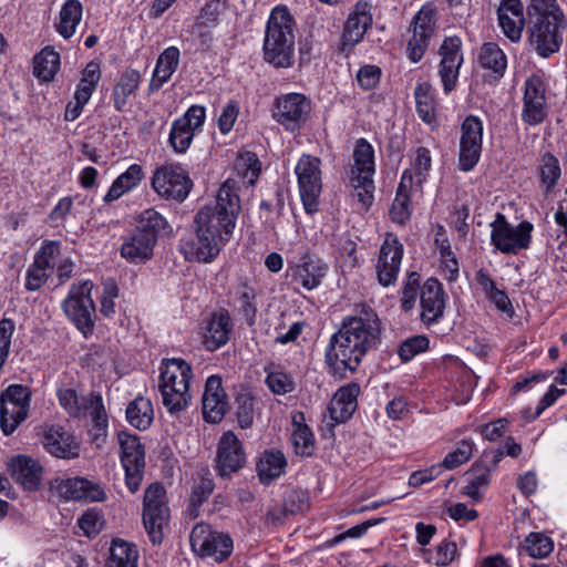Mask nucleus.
<instances>
[{
  "label": "nucleus",
  "instance_id": "nucleus-1",
  "mask_svg": "<svg viewBox=\"0 0 567 567\" xmlns=\"http://www.w3.org/2000/svg\"><path fill=\"white\" fill-rule=\"evenodd\" d=\"M238 185L227 179L219 187L215 205H206L195 216V238L188 244L187 259L210 262L231 238L240 213Z\"/></svg>",
  "mask_w": 567,
  "mask_h": 567
},
{
  "label": "nucleus",
  "instance_id": "nucleus-2",
  "mask_svg": "<svg viewBox=\"0 0 567 567\" xmlns=\"http://www.w3.org/2000/svg\"><path fill=\"white\" fill-rule=\"evenodd\" d=\"M380 334L381 321L370 307L363 306L359 313L344 317L326 350V363L331 372L343 378L347 371H355L362 358L377 348Z\"/></svg>",
  "mask_w": 567,
  "mask_h": 567
},
{
  "label": "nucleus",
  "instance_id": "nucleus-3",
  "mask_svg": "<svg viewBox=\"0 0 567 567\" xmlns=\"http://www.w3.org/2000/svg\"><path fill=\"white\" fill-rule=\"evenodd\" d=\"M567 25L557 0H530L527 6V38L542 58L559 51Z\"/></svg>",
  "mask_w": 567,
  "mask_h": 567
},
{
  "label": "nucleus",
  "instance_id": "nucleus-4",
  "mask_svg": "<svg viewBox=\"0 0 567 567\" xmlns=\"http://www.w3.org/2000/svg\"><path fill=\"white\" fill-rule=\"evenodd\" d=\"M293 17L285 7L272 9L264 40V59L275 68H290L295 61Z\"/></svg>",
  "mask_w": 567,
  "mask_h": 567
},
{
  "label": "nucleus",
  "instance_id": "nucleus-5",
  "mask_svg": "<svg viewBox=\"0 0 567 567\" xmlns=\"http://www.w3.org/2000/svg\"><path fill=\"white\" fill-rule=\"evenodd\" d=\"M192 379L193 369L185 360L172 358L162 362L158 389L162 403L171 414L179 413L190 404Z\"/></svg>",
  "mask_w": 567,
  "mask_h": 567
},
{
  "label": "nucleus",
  "instance_id": "nucleus-6",
  "mask_svg": "<svg viewBox=\"0 0 567 567\" xmlns=\"http://www.w3.org/2000/svg\"><path fill=\"white\" fill-rule=\"evenodd\" d=\"M354 164L350 171V184L354 189V197L367 210L373 203L374 182V151L372 145L364 138L357 141L353 151Z\"/></svg>",
  "mask_w": 567,
  "mask_h": 567
},
{
  "label": "nucleus",
  "instance_id": "nucleus-7",
  "mask_svg": "<svg viewBox=\"0 0 567 567\" xmlns=\"http://www.w3.org/2000/svg\"><path fill=\"white\" fill-rule=\"evenodd\" d=\"M489 227L491 244L502 254L516 255L530 246L534 227L527 220L513 226L504 214L497 213Z\"/></svg>",
  "mask_w": 567,
  "mask_h": 567
},
{
  "label": "nucleus",
  "instance_id": "nucleus-8",
  "mask_svg": "<svg viewBox=\"0 0 567 567\" xmlns=\"http://www.w3.org/2000/svg\"><path fill=\"white\" fill-rule=\"evenodd\" d=\"M142 520L151 542L155 545L161 544L164 528L169 520L166 491L161 483H153L145 489Z\"/></svg>",
  "mask_w": 567,
  "mask_h": 567
},
{
  "label": "nucleus",
  "instance_id": "nucleus-9",
  "mask_svg": "<svg viewBox=\"0 0 567 567\" xmlns=\"http://www.w3.org/2000/svg\"><path fill=\"white\" fill-rule=\"evenodd\" d=\"M92 288L91 281L73 285L62 302L64 313L84 337L91 334L94 328L95 305L91 298Z\"/></svg>",
  "mask_w": 567,
  "mask_h": 567
},
{
  "label": "nucleus",
  "instance_id": "nucleus-10",
  "mask_svg": "<svg viewBox=\"0 0 567 567\" xmlns=\"http://www.w3.org/2000/svg\"><path fill=\"white\" fill-rule=\"evenodd\" d=\"M31 391L21 384H11L0 395V427L4 435L12 434L28 417Z\"/></svg>",
  "mask_w": 567,
  "mask_h": 567
},
{
  "label": "nucleus",
  "instance_id": "nucleus-11",
  "mask_svg": "<svg viewBox=\"0 0 567 567\" xmlns=\"http://www.w3.org/2000/svg\"><path fill=\"white\" fill-rule=\"evenodd\" d=\"M320 158L303 154L296 167L300 198L308 214L318 212L319 197L322 190Z\"/></svg>",
  "mask_w": 567,
  "mask_h": 567
},
{
  "label": "nucleus",
  "instance_id": "nucleus-12",
  "mask_svg": "<svg viewBox=\"0 0 567 567\" xmlns=\"http://www.w3.org/2000/svg\"><path fill=\"white\" fill-rule=\"evenodd\" d=\"M120 458L125 471V484L131 493L138 491L145 467V450L137 435L121 431L117 434Z\"/></svg>",
  "mask_w": 567,
  "mask_h": 567
},
{
  "label": "nucleus",
  "instance_id": "nucleus-13",
  "mask_svg": "<svg viewBox=\"0 0 567 567\" xmlns=\"http://www.w3.org/2000/svg\"><path fill=\"white\" fill-rule=\"evenodd\" d=\"M192 186L187 172L174 164L162 165L155 169L152 177L153 189L165 199L183 202Z\"/></svg>",
  "mask_w": 567,
  "mask_h": 567
},
{
  "label": "nucleus",
  "instance_id": "nucleus-14",
  "mask_svg": "<svg viewBox=\"0 0 567 567\" xmlns=\"http://www.w3.org/2000/svg\"><path fill=\"white\" fill-rule=\"evenodd\" d=\"M193 550L202 557H212L215 561L225 560L233 551V540L228 535L215 532L207 524H196L189 536Z\"/></svg>",
  "mask_w": 567,
  "mask_h": 567
},
{
  "label": "nucleus",
  "instance_id": "nucleus-15",
  "mask_svg": "<svg viewBox=\"0 0 567 567\" xmlns=\"http://www.w3.org/2000/svg\"><path fill=\"white\" fill-rule=\"evenodd\" d=\"M206 110L202 105H192L172 123L168 143L175 153L184 154L189 148L195 134L202 130Z\"/></svg>",
  "mask_w": 567,
  "mask_h": 567
},
{
  "label": "nucleus",
  "instance_id": "nucleus-16",
  "mask_svg": "<svg viewBox=\"0 0 567 567\" xmlns=\"http://www.w3.org/2000/svg\"><path fill=\"white\" fill-rule=\"evenodd\" d=\"M461 130L458 165L462 171L468 172L481 157L483 124L478 117L468 115L463 121Z\"/></svg>",
  "mask_w": 567,
  "mask_h": 567
},
{
  "label": "nucleus",
  "instance_id": "nucleus-17",
  "mask_svg": "<svg viewBox=\"0 0 567 567\" xmlns=\"http://www.w3.org/2000/svg\"><path fill=\"white\" fill-rule=\"evenodd\" d=\"M435 9L431 4L423 6L414 16L412 22L413 35L408 42V56L416 63L419 62L427 47L435 29Z\"/></svg>",
  "mask_w": 567,
  "mask_h": 567
},
{
  "label": "nucleus",
  "instance_id": "nucleus-18",
  "mask_svg": "<svg viewBox=\"0 0 567 567\" xmlns=\"http://www.w3.org/2000/svg\"><path fill=\"white\" fill-rule=\"evenodd\" d=\"M50 489L64 501L103 502L106 498L101 485L82 477L55 478Z\"/></svg>",
  "mask_w": 567,
  "mask_h": 567
},
{
  "label": "nucleus",
  "instance_id": "nucleus-19",
  "mask_svg": "<svg viewBox=\"0 0 567 567\" xmlns=\"http://www.w3.org/2000/svg\"><path fill=\"white\" fill-rule=\"evenodd\" d=\"M402 258L403 245L394 235L388 234L380 247V254L375 265L378 282L381 286L389 287L394 285L400 271Z\"/></svg>",
  "mask_w": 567,
  "mask_h": 567
},
{
  "label": "nucleus",
  "instance_id": "nucleus-20",
  "mask_svg": "<svg viewBox=\"0 0 567 567\" xmlns=\"http://www.w3.org/2000/svg\"><path fill=\"white\" fill-rule=\"evenodd\" d=\"M246 452L237 435L227 431L223 433L217 445L216 470L221 477H228L246 464Z\"/></svg>",
  "mask_w": 567,
  "mask_h": 567
},
{
  "label": "nucleus",
  "instance_id": "nucleus-21",
  "mask_svg": "<svg viewBox=\"0 0 567 567\" xmlns=\"http://www.w3.org/2000/svg\"><path fill=\"white\" fill-rule=\"evenodd\" d=\"M461 45L462 41L460 38L450 37L443 41L439 50L441 55L439 75L446 94L452 92L457 83L460 68L463 63Z\"/></svg>",
  "mask_w": 567,
  "mask_h": 567
},
{
  "label": "nucleus",
  "instance_id": "nucleus-22",
  "mask_svg": "<svg viewBox=\"0 0 567 567\" xmlns=\"http://www.w3.org/2000/svg\"><path fill=\"white\" fill-rule=\"evenodd\" d=\"M310 110V101L303 94L290 93L277 99L274 117L287 130L295 131L306 122Z\"/></svg>",
  "mask_w": 567,
  "mask_h": 567
},
{
  "label": "nucleus",
  "instance_id": "nucleus-23",
  "mask_svg": "<svg viewBox=\"0 0 567 567\" xmlns=\"http://www.w3.org/2000/svg\"><path fill=\"white\" fill-rule=\"evenodd\" d=\"M60 252L58 241H45L35 254L32 265L27 270L25 288L29 291L40 289L53 270L54 262Z\"/></svg>",
  "mask_w": 567,
  "mask_h": 567
},
{
  "label": "nucleus",
  "instance_id": "nucleus-24",
  "mask_svg": "<svg viewBox=\"0 0 567 567\" xmlns=\"http://www.w3.org/2000/svg\"><path fill=\"white\" fill-rule=\"evenodd\" d=\"M546 85L539 75L525 81L522 118L529 125H536L546 117Z\"/></svg>",
  "mask_w": 567,
  "mask_h": 567
},
{
  "label": "nucleus",
  "instance_id": "nucleus-25",
  "mask_svg": "<svg viewBox=\"0 0 567 567\" xmlns=\"http://www.w3.org/2000/svg\"><path fill=\"white\" fill-rule=\"evenodd\" d=\"M496 14L504 35L514 43L519 42L527 22L523 2L520 0H499Z\"/></svg>",
  "mask_w": 567,
  "mask_h": 567
},
{
  "label": "nucleus",
  "instance_id": "nucleus-26",
  "mask_svg": "<svg viewBox=\"0 0 567 567\" xmlns=\"http://www.w3.org/2000/svg\"><path fill=\"white\" fill-rule=\"evenodd\" d=\"M227 395L218 375H210L205 384L202 400L203 416L209 423H219L227 411Z\"/></svg>",
  "mask_w": 567,
  "mask_h": 567
},
{
  "label": "nucleus",
  "instance_id": "nucleus-27",
  "mask_svg": "<svg viewBox=\"0 0 567 567\" xmlns=\"http://www.w3.org/2000/svg\"><path fill=\"white\" fill-rule=\"evenodd\" d=\"M372 4L365 0L358 1L348 16L342 33V44L353 47L362 40L372 25Z\"/></svg>",
  "mask_w": 567,
  "mask_h": 567
},
{
  "label": "nucleus",
  "instance_id": "nucleus-28",
  "mask_svg": "<svg viewBox=\"0 0 567 567\" xmlns=\"http://www.w3.org/2000/svg\"><path fill=\"white\" fill-rule=\"evenodd\" d=\"M292 281L307 290L318 288L327 275V265L316 256L305 254L299 262L290 268Z\"/></svg>",
  "mask_w": 567,
  "mask_h": 567
},
{
  "label": "nucleus",
  "instance_id": "nucleus-29",
  "mask_svg": "<svg viewBox=\"0 0 567 567\" xmlns=\"http://www.w3.org/2000/svg\"><path fill=\"white\" fill-rule=\"evenodd\" d=\"M43 446L53 456L74 458L79 456L80 446L74 436L60 425H51L44 430Z\"/></svg>",
  "mask_w": 567,
  "mask_h": 567
},
{
  "label": "nucleus",
  "instance_id": "nucleus-30",
  "mask_svg": "<svg viewBox=\"0 0 567 567\" xmlns=\"http://www.w3.org/2000/svg\"><path fill=\"white\" fill-rule=\"evenodd\" d=\"M444 291L437 279L430 278L421 291V320L430 326L436 322L444 312Z\"/></svg>",
  "mask_w": 567,
  "mask_h": 567
},
{
  "label": "nucleus",
  "instance_id": "nucleus-31",
  "mask_svg": "<svg viewBox=\"0 0 567 567\" xmlns=\"http://www.w3.org/2000/svg\"><path fill=\"white\" fill-rule=\"evenodd\" d=\"M233 331V321L226 309H218L207 321L204 344L207 350L215 351L225 346L230 338Z\"/></svg>",
  "mask_w": 567,
  "mask_h": 567
},
{
  "label": "nucleus",
  "instance_id": "nucleus-32",
  "mask_svg": "<svg viewBox=\"0 0 567 567\" xmlns=\"http://www.w3.org/2000/svg\"><path fill=\"white\" fill-rule=\"evenodd\" d=\"M155 245L153 235H144L133 229L123 238L120 252L132 264H144L153 257Z\"/></svg>",
  "mask_w": 567,
  "mask_h": 567
},
{
  "label": "nucleus",
  "instance_id": "nucleus-33",
  "mask_svg": "<svg viewBox=\"0 0 567 567\" xmlns=\"http://www.w3.org/2000/svg\"><path fill=\"white\" fill-rule=\"evenodd\" d=\"M359 393L360 386L357 383L341 386L334 393L328 408L330 417L337 423L349 420L358 408Z\"/></svg>",
  "mask_w": 567,
  "mask_h": 567
},
{
  "label": "nucleus",
  "instance_id": "nucleus-34",
  "mask_svg": "<svg viewBox=\"0 0 567 567\" xmlns=\"http://www.w3.org/2000/svg\"><path fill=\"white\" fill-rule=\"evenodd\" d=\"M12 477L28 491L40 487L43 468L38 460L30 456L18 455L9 463Z\"/></svg>",
  "mask_w": 567,
  "mask_h": 567
},
{
  "label": "nucleus",
  "instance_id": "nucleus-35",
  "mask_svg": "<svg viewBox=\"0 0 567 567\" xmlns=\"http://www.w3.org/2000/svg\"><path fill=\"white\" fill-rule=\"evenodd\" d=\"M233 302L235 310L245 319L246 323L249 327L254 326L258 312L256 288L246 281L240 282L233 292Z\"/></svg>",
  "mask_w": 567,
  "mask_h": 567
},
{
  "label": "nucleus",
  "instance_id": "nucleus-36",
  "mask_svg": "<svg viewBox=\"0 0 567 567\" xmlns=\"http://www.w3.org/2000/svg\"><path fill=\"white\" fill-rule=\"evenodd\" d=\"M145 177L144 169L138 164H132L111 185L103 197L104 203H112L124 194L136 188Z\"/></svg>",
  "mask_w": 567,
  "mask_h": 567
},
{
  "label": "nucleus",
  "instance_id": "nucleus-37",
  "mask_svg": "<svg viewBox=\"0 0 567 567\" xmlns=\"http://www.w3.org/2000/svg\"><path fill=\"white\" fill-rule=\"evenodd\" d=\"M179 56L181 52L176 47H169L159 54L150 82L151 90H158L172 78L177 69Z\"/></svg>",
  "mask_w": 567,
  "mask_h": 567
},
{
  "label": "nucleus",
  "instance_id": "nucleus-38",
  "mask_svg": "<svg viewBox=\"0 0 567 567\" xmlns=\"http://www.w3.org/2000/svg\"><path fill=\"white\" fill-rule=\"evenodd\" d=\"M409 178L410 177L408 175H405V177H401L395 198L390 209L392 221L399 225H404L408 220H410L412 215L410 194L411 192L419 190L417 188L406 184Z\"/></svg>",
  "mask_w": 567,
  "mask_h": 567
},
{
  "label": "nucleus",
  "instance_id": "nucleus-39",
  "mask_svg": "<svg viewBox=\"0 0 567 567\" xmlns=\"http://www.w3.org/2000/svg\"><path fill=\"white\" fill-rule=\"evenodd\" d=\"M225 10V2L220 0H208L193 24V33L199 38H205L209 29L218 25L220 16L224 14Z\"/></svg>",
  "mask_w": 567,
  "mask_h": 567
},
{
  "label": "nucleus",
  "instance_id": "nucleus-40",
  "mask_svg": "<svg viewBox=\"0 0 567 567\" xmlns=\"http://www.w3.org/2000/svg\"><path fill=\"white\" fill-rule=\"evenodd\" d=\"M287 465L286 457L280 451H266L257 463L258 476L264 484L278 478Z\"/></svg>",
  "mask_w": 567,
  "mask_h": 567
},
{
  "label": "nucleus",
  "instance_id": "nucleus-41",
  "mask_svg": "<svg viewBox=\"0 0 567 567\" xmlns=\"http://www.w3.org/2000/svg\"><path fill=\"white\" fill-rule=\"evenodd\" d=\"M417 115L429 125L436 124V103L432 85L429 82L417 83L414 90Z\"/></svg>",
  "mask_w": 567,
  "mask_h": 567
},
{
  "label": "nucleus",
  "instance_id": "nucleus-42",
  "mask_svg": "<svg viewBox=\"0 0 567 567\" xmlns=\"http://www.w3.org/2000/svg\"><path fill=\"white\" fill-rule=\"evenodd\" d=\"M431 165L432 159L430 151L426 147L421 146L415 151V157L411 167L406 168L401 177H405V175H408L410 178L408 179L409 182L406 184H409V186L421 189L423 183L429 176Z\"/></svg>",
  "mask_w": 567,
  "mask_h": 567
},
{
  "label": "nucleus",
  "instance_id": "nucleus-43",
  "mask_svg": "<svg viewBox=\"0 0 567 567\" xmlns=\"http://www.w3.org/2000/svg\"><path fill=\"white\" fill-rule=\"evenodd\" d=\"M60 68V54L52 47H45L33 59V74L43 82H50Z\"/></svg>",
  "mask_w": 567,
  "mask_h": 567
},
{
  "label": "nucleus",
  "instance_id": "nucleus-44",
  "mask_svg": "<svg viewBox=\"0 0 567 567\" xmlns=\"http://www.w3.org/2000/svg\"><path fill=\"white\" fill-rule=\"evenodd\" d=\"M140 73L135 70L125 71L113 89L112 97L114 107L123 111L127 104L128 97L134 95L140 85Z\"/></svg>",
  "mask_w": 567,
  "mask_h": 567
},
{
  "label": "nucleus",
  "instance_id": "nucleus-45",
  "mask_svg": "<svg viewBox=\"0 0 567 567\" xmlns=\"http://www.w3.org/2000/svg\"><path fill=\"white\" fill-rule=\"evenodd\" d=\"M126 419L138 430L148 429L154 419L152 402L143 396L136 398L126 408Z\"/></svg>",
  "mask_w": 567,
  "mask_h": 567
},
{
  "label": "nucleus",
  "instance_id": "nucleus-46",
  "mask_svg": "<svg viewBox=\"0 0 567 567\" xmlns=\"http://www.w3.org/2000/svg\"><path fill=\"white\" fill-rule=\"evenodd\" d=\"M466 485L463 494L478 502L482 497L481 489L488 486L491 470L483 464H474L465 474Z\"/></svg>",
  "mask_w": 567,
  "mask_h": 567
},
{
  "label": "nucleus",
  "instance_id": "nucleus-47",
  "mask_svg": "<svg viewBox=\"0 0 567 567\" xmlns=\"http://www.w3.org/2000/svg\"><path fill=\"white\" fill-rule=\"evenodd\" d=\"M82 4L79 0H68L60 10L58 32L64 38H71L82 18Z\"/></svg>",
  "mask_w": 567,
  "mask_h": 567
},
{
  "label": "nucleus",
  "instance_id": "nucleus-48",
  "mask_svg": "<svg viewBox=\"0 0 567 567\" xmlns=\"http://www.w3.org/2000/svg\"><path fill=\"white\" fill-rule=\"evenodd\" d=\"M168 228L167 220L154 208L143 210L136 218L135 230L144 235H153L155 243Z\"/></svg>",
  "mask_w": 567,
  "mask_h": 567
},
{
  "label": "nucleus",
  "instance_id": "nucleus-49",
  "mask_svg": "<svg viewBox=\"0 0 567 567\" xmlns=\"http://www.w3.org/2000/svg\"><path fill=\"white\" fill-rule=\"evenodd\" d=\"M138 551L133 544L114 539L110 548L109 567H137Z\"/></svg>",
  "mask_w": 567,
  "mask_h": 567
},
{
  "label": "nucleus",
  "instance_id": "nucleus-50",
  "mask_svg": "<svg viewBox=\"0 0 567 567\" xmlns=\"http://www.w3.org/2000/svg\"><path fill=\"white\" fill-rule=\"evenodd\" d=\"M478 62L483 69L491 70L497 76H502L507 66L505 53L496 43L492 42L482 45Z\"/></svg>",
  "mask_w": 567,
  "mask_h": 567
},
{
  "label": "nucleus",
  "instance_id": "nucleus-51",
  "mask_svg": "<svg viewBox=\"0 0 567 567\" xmlns=\"http://www.w3.org/2000/svg\"><path fill=\"white\" fill-rule=\"evenodd\" d=\"M100 80V64L95 61L89 62L81 73L80 82L76 85L74 94L80 96V99L90 101L92 94L96 90Z\"/></svg>",
  "mask_w": 567,
  "mask_h": 567
},
{
  "label": "nucleus",
  "instance_id": "nucleus-52",
  "mask_svg": "<svg viewBox=\"0 0 567 567\" xmlns=\"http://www.w3.org/2000/svg\"><path fill=\"white\" fill-rule=\"evenodd\" d=\"M538 172L545 192L549 193L557 185L561 176L558 158L550 153L544 154L539 162Z\"/></svg>",
  "mask_w": 567,
  "mask_h": 567
},
{
  "label": "nucleus",
  "instance_id": "nucleus-53",
  "mask_svg": "<svg viewBox=\"0 0 567 567\" xmlns=\"http://www.w3.org/2000/svg\"><path fill=\"white\" fill-rule=\"evenodd\" d=\"M523 548L528 556L543 559L553 553L554 542L544 533L533 532L525 538Z\"/></svg>",
  "mask_w": 567,
  "mask_h": 567
},
{
  "label": "nucleus",
  "instance_id": "nucleus-54",
  "mask_svg": "<svg viewBox=\"0 0 567 567\" xmlns=\"http://www.w3.org/2000/svg\"><path fill=\"white\" fill-rule=\"evenodd\" d=\"M236 416L241 429H248L252 425L255 419V398L243 389L237 392L235 399Z\"/></svg>",
  "mask_w": 567,
  "mask_h": 567
},
{
  "label": "nucleus",
  "instance_id": "nucleus-55",
  "mask_svg": "<svg viewBox=\"0 0 567 567\" xmlns=\"http://www.w3.org/2000/svg\"><path fill=\"white\" fill-rule=\"evenodd\" d=\"M265 371L267 373L266 383L272 393L282 395L293 391L295 382L288 373L272 363L265 367Z\"/></svg>",
  "mask_w": 567,
  "mask_h": 567
},
{
  "label": "nucleus",
  "instance_id": "nucleus-56",
  "mask_svg": "<svg viewBox=\"0 0 567 567\" xmlns=\"http://www.w3.org/2000/svg\"><path fill=\"white\" fill-rule=\"evenodd\" d=\"M291 442L295 452L301 456H310L315 450V439L308 425L301 423H293L291 433Z\"/></svg>",
  "mask_w": 567,
  "mask_h": 567
},
{
  "label": "nucleus",
  "instance_id": "nucleus-57",
  "mask_svg": "<svg viewBox=\"0 0 567 567\" xmlns=\"http://www.w3.org/2000/svg\"><path fill=\"white\" fill-rule=\"evenodd\" d=\"M473 453V443L470 440H462L456 447L447 453L441 466L446 470H454L470 460Z\"/></svg>",
  "mask_w": 567,
  "mask_h": 567
},
{
  "label": "nucleus",
  "instance_id": "nucleus-58",
  "mask_svg": "<svg viewBox=\"0 0 567 567\" xmlns=\"http://www.w3.org/2000/svg\"><path fill=\"white\" fill-rule=\"evenodd\" d=\"M236 169L250 185H254L260 174L261 163L255 154L248 152L238 157Z\"/></svg>",
  "mask_w": 567,
  "mask_h": 567
},
{
  "label": "nucleus",
  "instance_id": "nucleus-59",
  "mask_svg": "<svg viewBox=\"0 0 567 567\" xmlns=\"http://www.w3.org/2000/svg\"><path fill=\"white\" fill-rule=\"evenodd\" d=\"M429 339L425 336H414L406 339L401 343L398 349V354L402 361L408 362L413 359L416 354L427 350Z\"/></svg>",
  "mask_w": 567,
  "mask_h": 567
},
{
  "label": "nucleus",
  "instance_id": "nucleus-60",
  "mask_svg": "<svg viewBox=\"0 0 567 567\" xmlns=\"http://www.w3.org/2000/svg\"><path fill=\"white\" fill-rule=\"evenodd\" d=\"M60 405L71 415L79 417L83 415V396L79 398L73 389H60L58 391Z\"/></svg>",
  "mask_w": 567,
  "mask_h": 567
},
{
  "label": "nucleus",
  "instance_id": "nucleus-61",
  "mask_svg": "<svg viewBox=\"0 0 567 567\" xmlns=\"http://www.w3.org/2000/svg\"><path fill=\"white\" fill-rule=\"evenodd\" d=\"M78 525L87 537L95 536L103 527V519L99 512L89 509L79 518Z\"/></svg>",
  "mask_w": 567,
  "mask_h": 567
},
{
  "label": "nucleus",
  "instance_id": "nucleus-62",
  "mask_svg": "<svg viewBox=\"0 0 567 567\" xmlns=\"http://www.w3.org/2000/svg\"><path fill=\"white\" fill-rule=\"evenodd\" d=\"M419 284V274L411 272L408 277V280L402 291L401 307L403 310L409 311L414 307L417 296Z\"/></svg>",
  "mask_w": 567,
  "mask_h": 567
},
{
  "label": "nucleus",
  "instance_id": "nucleus-63",
  "mask_svg": "<svg viewBox=\"0 0 567 567\" xmlns=\"http://www.w3.org/2000/svg\"><path fill=\"white\" fill-rule=\"evenodd\" d=\"M308 506V495L303 491H290L284 499V508L290 514L303 512Z\"/></svg>",
  "mask_w": 567,
  "mask_h": 567
},
{
  "label": "nucleus",
  "instance_id": "nucleus-64",
  "mask_svg": "<svg viewBox=\"0 0 567 567\" xmlns=\"http://www.w3.org/2000/svg\"><path fill=\"white\" fill-rule=\"evenodd\" d=\"M214 491V482L210 477L203 476L194 485L190 495V503L193 506H200L205 501L208 499Z\"/></svg>",
  "mask_w": 567,
  "mask_h": 567
}]
</instances>
